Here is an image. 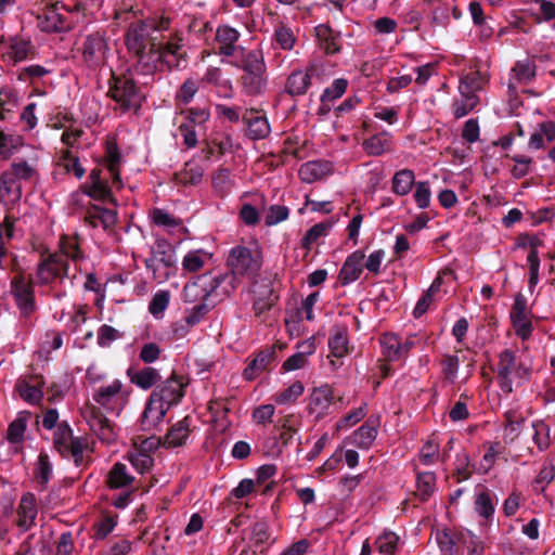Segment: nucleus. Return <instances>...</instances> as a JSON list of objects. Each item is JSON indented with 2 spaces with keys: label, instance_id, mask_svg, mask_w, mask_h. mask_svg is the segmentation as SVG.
Here are the masks:
<instances>
[{
  "label": "nucleus",
  "instance_id": "obj_1",
  "mask_svg": "<svg viewBox=\"0 0 555 555\" xmlns=\"http://www.w3.org/2000/svg\"><path fill=\"white\" fill-rule=\"evenodd\" d=\"M224 282L230 283V279L208 274L197 276L194 281L185 284L183 288V299L186 302H199L194 307V312L203 315L211 306L230 295L234 289V285L228 287L224 286Z\"/></svg>",
  "mask_w": 555,
  "mask_h": 555
},
{
  "label": "nucleus",
  "instance_id": "obj_2",
  "mask_svg": "<svg viewBox=\"0 0 555 555\" xmlns=\"http://www.w3.org/2000/svg\"><path fill=\"white\" fill-rule=\"evenodd\" d=\"M228 264L231 269V274L227 276L229 282H224V286L230 287L240 283L242 280H251L261 267L260 251L256 246H236L234 247L228 258Z\"/></svg>",
  "mask_w": 555,
  "mask_h": 555
},
{
  "label": "nucleus",
  "instance_id": "obj_3",
  "mask_svg": "<svg viewBox=\"0 0 555 555\" xmlns=\"http://www.w3.org/2000/svg\"><path fill=\"white\" fill-rule=\"evenodd\" d=\"M104 166L112 178V186H107L106 183L102 181L100 173L96 170H93L90 173L92 184L88 191V195L93 198L103 201L109 199L114 202L112 197V189H121L122 182L119 177L120 154L118 153L117 147L113 144H108L106 147Z\"/></svg>",
  "mask_w": 555,
  "mask_h": 555
},
{
  "label": "nucleus",
  "instance_id": "obj_4",
  "mask_svg": "<svg viewBox=\"0 0 555 555\" xmlns=\"http://www.w3.org/2000/svg\"><path fill=\"white\" fill-rule=\"evenodd\" d=\"M529 375V367L517 361L513 351L506 349L500 354L498 363V377L501 389L509 393L513 390V379H525Z\"/></svg>",
  "mask_w": 555,
  "mask_h": 555
},
{
  "label": "nucleus",
  "instance_id": "obj_5",
  "mask_svg": "<svg viewBox=\"0 0 555 555\" xmlns=\"http://www.w3.org/2000/svg\"><path fill=\"white\" fill-rule=\"evenodd\" d=\"M243 82L249 93H260L266 86V65L258 51L248 52L243 61Z\"/></svg>",
  "mask_w": 555,
  "mask_h": 555
},
{
  "label": "nucleus",
  "instance_id": "obj_6",
  "mask_svg": "<svg viewBox=\"0 0 555 555\" xmlns=\"http://www.w3.org/2000/svg\"><path fill=\"white\" fill-rule=\"evenodd\" d=\"M108 94L124 109L137 107L140 102L132 77L128 74L113 75Z\"/></svg>",
  "mask_w": 555,
  "mask_h": 555
},
{
  "label": "nucleus",
  "instance_id": "obj_7",
  "mask_svg": "<svg viewBox=\"0 0 555 555\" xmlns=\"http://www.w3.org/2000/svg\"><path fill=\"white\" fill-rule=\"evenodd\" d=\"M82 417L89 425V428L104 443L111 444L116 440V431L111 422L102 414L98 406L88 403L82 409Z\"/></svg>",
  "mask_w": 555,
  "mask_h": 555
},
{
  "label": "nucleus",
  "instance_id": "obj_8",
  "mask_svg": "<svg viewBox=\"0 0 555 555\" xmlns=\"http://www.w3.org/2000/svg\"><path fill=\"white\" fill-rule=\"evenodd\" d=\"M67 275V261L63 260V255L51 254L38 266L37 283L40 285H52L63 282Z\"/></svg>",
  "mask_w": 555,
  "mask_h": 555
},
{
  "label": "nucleus",
  "instance_id": "obj_9",
  "mask_svg": "<svg viewBox=\"0 0 555 555\" xmlns=\"http://www.w3.org/2000/svg\"><path fill=\"white\" fill-rule=\"evenodd\" d=\"M129 392L124 390L119 379H114L106 386H101L93 395V401L106 411H114L118 404H124Z\"/></svg>",
  "mask_w": 555,
  "mask_h": 555
},
{
  "label": "nucleus",
  "instance_id": "obj_10",
  "mask_svg": "<svg viewBox=\"0 0 555 555\" xmlns=\"http://www.w3.org/2000/svg\"><path fill=\"white\" fill-rule=\"evenodd\" d=\"M107 50L106 41L100 35L87 37L82 48L86 65L90 68L103 66L106 63Z\"/></svg>",
  "mask_w": 555,
  "mask_h": 555
},
{
  "label": "nucleus",
  "instance_id": "obj_11",
  "mask_svg": "<svg viewBox=\"0 0 555 555\" xmlns=\"http://www.w3.org/2000/svg\"><path fill=\"white\" fill-rule=\"evenodd\" d=\"M43 378L39 375L23 377L16 383L20 397L29 404H38L43 399Z\"/></svg>",
  "mask_w": 555,
  "mask_h": 555
},
{
  "label": "nucleus",
  "instance_id": "obj_12",
  "mask_svg": "<svg viewBox=\"0 0 555 555\" xmlns=\"http://www.w3.org/2000/svg\"><path fill=\"white\" fill-rule=\"evenodd\" d=\"M334 400L333 388L327 385H321L312 389L309 396L308 409L311 414L318 418L327 414L328 409Z\"/></svg>",
  "mask_w": 555,
  "mask_h": 555
},
{
  "label": "nucleus",
  "instance_id": "obj_13",
  "mask_svg": "<svg viewBox=\"0 0 555 555\" xmlns=\"http://www.w3.org/2000/svg\"><path fill=\"white\" fill-rule=\"evenodd\" d=\"M152 395H156L158 401L168 405V410L180 402L184 396V384L181 379L172 376L158 386Z\"/></svg>",
  "mask_w": 555,
  "mask_h": 555
},
{
  "label": "nucleus",
  "instance_id": "obj_14",
  "mask_svg": "<svg viewBox=\"0 0 555 555\" xmlns=\"http://www.w3.org/2000/svg\"><path fill=\"white\" fill-rule=\"evenodd\" d=\"M163 404L164 403L158 401L156 395H151L141 418V427L143 430L152 431L163 423L168 411V405Z\"/></svg>",
  "mask_w": 555,
  "mask_h": 555
},
{
  "label": "nucleus",
  "instance_id": "obj_15",
  "mask_svg": "<svg viewBox=\"0 0 555 555\" xmlns=\"http://www.w3.org/2000/svg\"><path fill=\"white\" fill-rule=\"evenodd\" d=\"M12 294L23 314H28L34 310L33 286L24 276H16L12 281Z\"/></svg>",
  "mask_w": 555,
  "mask_h": 555
},
{
  "label": "nucleus",
  "instance_id": "obj_16",
  "mask_svg": "<svg viewBox=\"0 0 555 555\" xmlns=\"http://www.w3.org/2000/svg\"><path fill=\"white\" fill-rule=\"evenodd\" d=\"M54 446L62 454H72L78 457L82 453V444L74 440L70 427L66 423H61L54 433Z\"/></svg>",
  "mask_w": 555,
  "mask_h": 555
},
{
  "label": "nucleus",
  "instance_id": "obj_17",
  "mask_svg": "<svg viewBox=\"0 0 555 555\" xmlns=\"http://www.w3.org/2000/svg\"><path fill=\"white\" fill-rule=\"evenodd\" d=\"M363 260L364 254L360 250L348 256L339 272V281L341 284H350L360 278L363 269Z\"/></svg>",
  "mask_w": 555,
  "mask_h": 555
},
{
  "label": "nucleus",
  "instance_id": "obj_18",
  "mask_svg": "<svg viewBox=\"0 0 555 555\" xmlns=\"http://www.w3.org/2000/svg\"><path fill=\"white\" fill-rule=\"evenodd\" d=\"M37 516V504L35 495L26 493L22 496L17 508V525L23 530H28Z\"/></svg>",
  "mask_w": 555,
  "mask_h": 555
},
{
  "label": "nucleus",
  "instance_id": "obj_19",
  "mask_svg": "<svg viewBox=\"0 0 555 555\" xmlns=\"http://www.w3.org/2000/svg\"><path fill=\"white\" fill-rule=\"evenodd\" d=\"M378 422L369 420L359 427L348 439L359 449H369L377 437Z\"/></svg>",
  "mask_w": 555,
  "mask_h": 555
},
{
  "label": "nucleus",
  "instance_id": "obj_20",
  "mask_svg": "<svg viewBox=\"0 0 555 555\" xmlns=\"http://www.w3.org/2000/svg\"><path fill=\"white\" fill-rule=\"evenodd\" d=\"M331 171L332 166L328 162L312 160L301 165L299 177L306 183H313L328 176Z\"/></svg>",
  "mask_w": 555,
  "mask_h": 555
},
{
  "label": "nucleus",
  "instance_id": "obj_21",
  "mask_svg": "<svg viewBox=\"0 0 555 555\" xmlns=\"http://www.w3.org/2000/svg\"><path fill=\"white\" fill-rule=\"evenodd\" d=\"M238 38L240 33L235 28L228 25L219 26L216 31V40L219 44V53L224 56L233 55Z\"/></svg>",
  "mask_w": 555,
  "mask_h": 555
},
{
  "label": "nucleus",
  "instance_id": "obj_22",
  "mask_svg": "<svg viewBox=\"0 0 555 555\" xmlns=\"http://www.w3.org/2000/svg\"><path fill=\"white\" fill-rule=\"evenodd\" d=\"M212 259V254L206 249H193L188 251L181 262L182 270L188 273H193L202 270Z\"/></svg>",
  "mask_w": 555,
  "mask_h": 555
},
{
  "label": "nucleus",
  "instance_id": "obj_23",
  "mask_svg": "<svg viewBox=\"0 0 555 555\" xmlns=\"http://www.w3.org/2000/svg\"><path fill=\"white\" fill-rule=\"evenodd\" d=\"M460 98L455 99L452 105L453 114L456 118L466 116L479 103L478 94L468 93L466 86H459Z\"/></svg>",
  "mask_w": 555,
  "mask_h": 555
},
{
  "label": "nucleus",
  "instance_id": "obj_24",
  "mask_svg": "<svg viewBox=\"0 0 555 555\" xmlns=\"http://www.w3.org/2000/svg\"><path fill=\"white\" fill-rule=\"evenodd\" d=\"M312 68L307 70H295L293 72L286 82V91L291 95H302L307 92L311 83Z\"/></svg>",
  "mask_w": 555,
  "mask_h": 555
},
{
  "label": "nucleus",
  "instance_id": "obj_25",
  "mask_svg": "<svg viewBox=\"0 0 555 555\" xmlns=\"http://www.w3.org/2000/svg\"><path fill=\"white\" fill-rule=\"evenodd\" d=\"M147 27L140 22L132 24L127 33L126 44L128 49L135 54L141 53L146 48Z\"/></svg>",
  "mask_w": 555,
  "mask_h": 555
},
{
  "label": "nucleus",
  "instance_id": "obj_26",
  "mask_svg": "<svg viewBox=\"0 0 555 555\" xmlns=\"http://www.w3.org/2000/svg\"><path fill=\"white\" fill-rule=\"evenodd\" d=\"M133 480V476L122 463H115L107 475V485L112 489H129Z\"/></svg>",
  "mask_w": 555,
  "mask_h": 555
},
{
  "label": "nucleus",
  "instance_id": "obj_27",
  "mask_svg": "<svg viewBox=\"0 0 555 555\" xmlns=\"http://www.w3.org/2000/svg\"><path fill=\"white\" fill-rule=\"evenodd\" d=\"M127 375L130 382L141 389H150L160 378L158 371L154 367L146 366L141 370L129 369Z\"/></svg>",
  "mask_w": 555,
  "mask_h": 555
},
{
  "label": "nucleus",
  "instance_id": "obj_28",
  "mask_svg": "<svg viewBox=\"0 0 555 555\" xmlns=\"http://www.w3.org/2000/svg\"><path fill=\"white\" fill-rule=\"evenodd\" d=\"M390 145L391 134L386 131L372 135L362 143L364 152L371 156H379L390 151Z\"/></svg>",
  "mask_w": 555,
  "mask_h": 555
},
{
  "label": "nucleus",
  "instance_id": "obj_29",
  "mask_svg": "<svg viewBox=\"0 0 555 555\" xmlns=\"http://www.w3.org/2000/svg\"><path fill=\"white\" fill-rule=\"evenodd\" d=\"M250 138L258 140L267 137L270 132L268 119L258 112H249L244 116Z\"/></svg>",
  "mask_w": 555,
  "mask_h": 555
},
{
  "label": "nucleus",
  "instance_id": "obj_30",
  "mask_svg": "<svg viewBox=\"0 0 555 555\" xmlns=\"http://www.w3.org/2000/svg\"><path fill=\"white\" fill-rule=\"evenodd\" d=\"M274 354L273 349L260 351L244 370L245 378L251 380L257 377L273 361Z\"/></svg>",
  "mask_w": 555,
  "mask_h": 555
},
{
  "label": "nucleus",
  "instance_id": "obj_31",
  "mask_svg": "<svg viewBox=\"0 0 555 555\" xmlns=\"http://www.w3.org/2000/svg\"><path fill=\"white\" fill-rule=\"evenodd\" d=\"M138 64L144 74H153L156 70H162L164 66V60L160 51L150 49L138 53Z\"/></svg>",
  "mask_w": 555,
  "mask_h": 555
},
{
  "label": "nucleus",
  "instance_id": "obj_32",
  "mask_svg": "<svg viewBox=\"0 0 555 555\" xmlns=\"http://www.w3.org/2000/svg\"><path fill=\"white\" fill-rule=\"evenodd\" d=\"M86 221L93 228L101 225L108 229L116 222V212L108 208L93 207L88 211Z\"/></svg>",
  "mask_w": 555,
  "mask_h": 555
},
{
  "label": "nucleus",
  "instance_id": "obj_33",
  "mask_svg": "<svg viewBox=\"0 0 555 555\" xmlns=\"http://www.w3.org/2000/svg\"><path fill=\"white\" fill-rule=\"evenodd\" d=\"M534 76H535V65L531 60L526 59L524 61H518L512 69L508 87L514 88L515 82L527 83Z\"/></svg>",
  "mask_w": 555,
  "mask_h": 555
},
{
  "label": "nucleus",
  "instance_id": "obj_34",
  "mask_svg": "<svg viewBox=\"0 0 555 555\" xmlns=\"http://www.w3.org/2000/svg\"><path fill=\"white\" fill-rule=\"evenodd\" d=\"M380 347L384 357L389 361H398L403 358L401 341L395 334H385L380 338Z\"/></svg>",
  "mask_w": 555,
  "mask_h": 555
},
{
  "label": "nucleus",
  "instance_id": "obj_35",
  "mask_svg": "<svg viewBox=\"0 0 555 555\" xmlns=\"http://www.w3.org/2000/svg\"><path fill=\"white\" fill-rule=\"evenodd\" d=\"M190 429L188 418L175 424L165 437V444L168 447H180L189 438Z\"/></svg>",
  "mask_w": 555,
  "mask_h": 555
},
{
  "label": "nucleus",
  "instance_id": "obj_36",
  "mask_svg": "<svg viewBox=\"0 0 555 555\" xmlns=\"http://www.w3.org/2000/svg\"><path fill=\"white\" fill-rule=\"evenodd\" d=\"M29 418L30 413L27 411H22L17 414L16 418L10 424L8 428L7 437L10 442L18 443L23 441Z\"/></svg>",
  "mask_w": 555,
  "mask_h": 555
},
{
  "label": "nucleus",
  "instance_id": "obj_37",
  "mask_svg": "<svg viewBox=\"0 0 555 555\" xmlns=\"http://www.w3.org/2000/svg\"><path fill=\"white\" fill-rule=\"evenodd\" d=\"M173 263V254L169 248L168 250L154 251L152 257L145 261L146 268L153 271L155 278H157L156 274L162 270V268L168 269Z\"/></svg>",
  "mask_w": 555,
  "mask_h": 555
},
{
  "label": "nucleus",
  "instance_id": "obj_38",
  "mask_svg": "<svg viewBox=\"0 0 555 555\" xmlns=\"http://www.w3.org/2000/svg\"><path fill=\"white\" fill-rule=\"evenodd\" d=\"M415 176L412 170L402 169L395 173L392 178V191L397 195L403 196L410 193L414 184Z\"/></svg>",
  "mask_w": 555,
  "mask_h": 555
},
{
  "label": "nucleus",
  "instance_id": "obj_39",
  "mask_svg": "<svg viewBox=\"0 0 555 555\" xmlns=\"http://www.w3.org/2000/svg\"><path fill=\"white\" fill-rule=\"evenodd\" d=\"M57 167L66 173L74 175L78 179H81L86 172V169L81 165L79 158L73 155L69 151L63 152L59 158Z\"/></svg>",
  "mask_w": 555,
  "mask_h": 555
},
{
  "label": "nucleus",
  "instance_id": "obj_40",
  "mask_svg": "<svg viewBox=\"0 0 555 555\" xmlns=\"http://www.w3.org/2000/svg\"><path fill=\"white\" fill-rule=\"evenodd\" d=\"M502 452L503 447L501 443L495 442L490 444L477 465V472L480 474H488Z\"/></svg>",
  "mask_w": 555,
  "mask_h": 555
},
{
  "label": "nucleus",
  "instance_id": "obj_41",
  "mask_svg": "<svg viewBox=\"0 0 555 555\" xmlns=\"http://www.w3.org/2000/svg\"><path fill=\"white\" fill-rule=\"evenodd\" d=\"M416 494L423 500H427L436 489V476L431 472L421 473L416 479Z\"/></svg>",
  "mask_w": 555,
  "mask_h": 555
},
{
  "label": "nucleus",
  "instance_id": "obj_42",
  "mask_svg": "<svg viewBox=\"0 0 555 555\" xmlns=\"http://www.w3.org/2000/svg\"><path fill=\"white\" fill-rule=\"evenodd\" d=\"M488 82V77L480 70H474L464 75L459 86H466L468 93L478 94L482 90L483 86Z\"/></svg>",
  "mask_w": 555,
  "mask_h": 555
},
{
  "label": "nucleus",
  "instance_id": "obj_43",
  "mask_svg": "<svg viewBox=\"0 0 555 555\" xmlns=\"http://www.w3.org/2000/svg\"><path fill=\"white\" fill-rule=\"evenodd\" d=\"M0 197L5 199L9 198L11 202H15L21 197V188L16 184L13 177L4 172L0 179Z\"/></svg>",
  "mask_w": 555,
  "mask_h": 555
},
{
  "label": "nucleus",
  "instance_id": "obj_44",
  "mask_svg": "<svg viewBox=\"0 0 555 555\" xmlns=\"http://www.w3.org/2000/svg\"><path fill=\"white\" fill-rule=\"evenodd\" d=\"M305 386L301 382L297 380L288 386L283 391L274 396V401L280 405H286L296 402V400L304 393Z\"/></svg>",
  "mask_w": 555,
  "mask_h": 555
},
{
  "label": "nucleus",
  "instance_id": "obj_45",
  "mask_svg": "<svg viewBox=\"0 0 555 555\" xmlns=\"http://www.w3.org/2000/svg\"><path fill=\"white\" fill-rule=\"evenodd\" d=\"M328 348L331 356L335 358L345 357L349 351L347 333L345 331H336L328 339Z\"/></svg>",
  "mask_w": 555,
  "mask_h": 555
},
{
  "label": "nucleus",
  "instance_id": "obj_46",
  "mask_svg": "<svg viewBox=\"0 0 555 555\" xmlns=\"http://www.w3.org/2000/svg\"><path fill=\"white\" fill-rule=\"evenodd\" d=\"M167 66L179 65V60L184 56L182 44L179 40H171L166 43L163 50H159Z\"/></svg>",
  "mask_w": 555,
  "mask_h": 555
},
{
  "label": "nucleus",
  "instance_id": "obj_47",
  "mask_svg": "<svg viewBox=\"0 0 555 555\" xmlns=\"http://www.w3.org/2000/svg\"><path fill=\"white\" fill-rule=\"evenodd\" d=\"M170 301L169 291L160 289L156 292L149 305V311L155 319L163 318L165 310Z\"/></svg>",
  "mask_w": 555,
  "mask_h": 555
},
{
  "label": "nucleus",
  "instance_id": "obj_48",
  "mask_svg": "<svg viewBox=\"0 0 555 555\" xmlns=\"http://www.w3.org/2000/svg\"><path fill=\"white\" fill-rule=\"evenodd\" d=\"M475 511L485 519H489L493 516L495 508L488 491H481L476 494Z\"/></svg>",
  "mask_w": 555,
  "mask_h": 555
},
{
  "label": "nucleus",
  "instance_id": "obj_49",
  "mask_svg": "<svg viewBox=\"0 0 555 555\" xmlns=\"http://www.w3.org/2000/svg\"><path fill=\"white\" fill-rule=\"evenodd\" d=\"M23 145L22 137L0 131V157L7 158Z\"/></svg>",
  "mask_w": 555,
  "mask_h": 555
},
{
  "label": "nucleus",
  "instance_id": "obj_50",
  "mask_svg": "<svg viewBox=\"0 0 555 555\" xmlns=\"http://www.w3.org/2000/svg\"><path fill=\"white\" fill-rule=\"evenodd\" d=\"M440 286L441 279L437 278L436 280H434L433 284L430 285L426 294L417 301L413 310V314L415 318H420L428 310L430 302L433 301V296L440 289Z\"/></svg>",
  "mask_w": 555,
  "mask_h": 555
},
{
  "label": "nucleus",
  "instance_id": "obj_51",
  "mask_svg": "<svg viewBox=\"0 0 555 555\" xmlns=\"http://www.w3.org/2000/svg\"><path fill=\"white\" fill-rule=\"evenodd\" d=\"M398 541L399 538L396 533L386 531L376 539L375 545L380 554L389 555L395 553Z\"/></svg>",
  "mask_w": 555,
  "mask_h": 555
},
{
  "label": "nucleus",
  "instance_id": "obj_52",
  "mask_svg": "<svg viewBox=\"0 0 555 555\" xmlns=\"http://www.w3.org/2000/svg\"><path fill=\"white\" fill-rule=\"evenodd\" d=\"M31 51V46L27 40L14 38L9 46L8 54L15 61L25 60Z\"/></svg>",
  "mask_w": 555,
  "mask_h": 555
},
{
  "label": "nucleus",
  "instance_id": "obj_53",
  "mask_svg": "<svg viewBox=\"0 0 555 555\" xmlns=\"http://www.w3.org/2000/svg\"><path fill=\"white\" fill-rule=\"evenodd\" d=\"M366 415V405L363 404L352 411H350L347 415H345L341 420H339L336 424V429L347 430L350 427L358 424L364 416Z\"/></svg>",
  "mask_w": 555,
  "mask_h": 555
},
{
  "label": "nucleus",
  "instance_id": "obj_54",
  "mask_svg": "<svg viewBox=\"0 0 555 555\" xmlns=\"http://www.w3.org/2000/svg\"><path fill=\"white\" fill-rule=\"evenodd\" d=\"M275 41L283 50H292L296 42L293 29L286 25H280L274 33Z\"/></svg>",
  "mask_w": 555,
  "mask_h": 555
},
{
  "label": "nucleus",
  "instance_id": "obj_55",
  "mask_svg": "<svg viewBox=\"0 0 555 555\" xmlns=\"http://www.w3.org/2000/svg\"><path fill=\"white\" fill-rule=\"evenodd\" d=\"M513 327L517 336L522 340L528 339L532 333V324L529 314L511 315Z\"/></svg>",
  "mask_w": 555,
  "mask_h": 555
},
{
  "label": "nucleus",
  "instance_id": "obj_56",
  "mask_svg": "<svg viewBox=\"0 0 555 555\" xmlns=\"http://www.w3.org/2000/svg\"><path fill=\"white\" fill-rule=\"evenodd\" d=\"M348 81L344 78H338L333 81V83L326 88L321 96L322 102H332L338 98H340L347 90Z\"/></svg>",
  "mask_w": 555,
  "mask_h": 555
},
{
  "label": "nucleus",
  "instance_id": "obj_57",
  "mask_svg": "<svg viewBox=\"0 0 555 555\" xmlns=\"http://www.w3.org/2000/svg\"><path fill=\"white\" fill-rule=\"evenodd\" d=\"M414 201L418 208L425 209L430 205L431 192L429 183L421 181L415 184Z\"/></svg>",
  "mask_w": 555,
  "mask_h": 555
},
{
  "label": "nucleus",
  "instance_id": "obj_58",
  "mask_svg": "<svg viewBox=\"0 0 555 555\" xmlns=\"http://www.w3.org/2000/svg\"><path fill=\"white\" fill-rule=\"evenodd\" d=\"M210 118V113L205 107L190 108L185 113L184 124H190L193 128L202 127Z\"/></svg>",
  "mask_w": 555,
  "mask_h": 555
},
{
  "label": "nucleus",
  "instance_id": "obj_59",
  "mask_svg": "<svg viewBox=\"0 0 555 555\" xmlns=\"http://www.w3.org/2000/svg\"><path fill=\"white\" fill-rule=\"evenodd\" d=\"M57 255H63V260L72 259L74 261L81 258V253L78 247V244L73 237H64L61 241V253H56Z\"/></svg>",
  "mask_w": 555,
  "mask_h": 555
},
{
  "label": "nucleus",
  "instance_id": "obj_60",
  "mask_svg": "<svg viewBox=\"0 0 555 555\" xmlns=\"http://www.w3.org/2000/svg\"><path fill=\"white\" fill-rule=\"evenodd\" d=\"M17 104L16 94L9 90H0V119H5L7 114L11 113Z\"/></svg>",
  "mask_w": 555,
  "mask_h": 555
},
{
  "label": "nucleus",
  "instance_id": "obj_61",
  "mask_svg": "<svg viewBox=\"0 0 555 555\" xmlns=\"http://www.w3.org/2000/svg\"><path fill=\"white\" fill-rule=\"evenodd\" d=\"M330 230V225L326 223H317L306 233L302 238V246L305 248H310L312 244H314L320 237L325 236Z\"/></svg>",
  "mask_w": 555,
  "mask_h": 555
},
{
  "label": "nucleus",
  "instance_id": "obj_62",
  "mask_svg": "<svg viewBox=\"0 0 555 555\" xmlns=\"http://www.w3.org/2000/svg\"><path fill=\"white\" fill-rule=\"evenodd\" d=\"M128 459L132 466L140 473L143 474L149 470L153 464L152 457L140 451H133L129 453Z\"/></svg>",
  "mask_w": 555,
  "mask_h": 555
},
{
  "label": "nucleus",
  "instance_id": "obj_63",
  "mask_svg": "<svg viewBox=\"0 0 555 555\" xmlns=\"http://www.w3.org/2000/svg\"><path fill=\"white\" fill-rule=\"evenodd\" d=\"M197 91L198 82L192 78H189L180 87V90L177 93V100L188 104L193 100Z\"/></svg>",
  "mask_w": 555,
  "mask_h": 555
},
{
  "label": "nucleus",
  "instance_id": "obj_64",
  "mask_svg": "<svg viewBox=\"0 0 555 555\" xmlns=\"http://www.w3.org/2000/svg\"><path fill=\"white\" fill-rule=\"evenodd\" d=\"M52 475V466L48 461L47 455H40L37 467L35 470V477L40 485H47Z\"/></svg>",
  "mask_w": 555,
  "mask_h": 555
}]
</instances>
